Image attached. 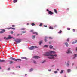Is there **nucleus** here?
Listing matches in <instances>:
<instances>
[{
  "mask_svg": "<svg viewBox=\"0 0 77 77\" xmlns=\"http://www.w3.org/2000/svg\"><path fill=\"white\" fill-rule=\"evenodd\" d=\"M45 56H48V57L49 59H55L57 57V55H50L46 54Z\"/></svg>",
  "mask_w": 77,
  "mask_h": 77,
  "instance_id": "1",
  "label": "nucleus"
},
{
  "mask_svg": "<svg viewBox=\"0 0 77 77\" xmlns=\"http://www.w3.org/2000/svg\"><path fill=\"white\" fill-rule=\"evenodd\" d=\"M10 59H11V60H14V61H21V59H15V58H14L13 57H10Z\"/></svg>",
  "mask_w": 77,
  "mask_h": 77,
  "instance_id": "2",
  "label": "nucleus"
},
{
  "mask_svg": "<svg viewBox=\"0 0 77 77\" xmlns=\"http://www.w3.org/2000/svg\"><path fill=\"white\" fill-rule=\"evenodd\" d=\"M34 48H38V47L36 46H32L30 48H29V50H33Z\"/></svg>",
  "mask_w": 77,
  "mask_h": 77,
  "instance_id": "3",
  "label": "nucleus"
},
{
  "mask_svg": "<svg viewBox=\"0 0 77 77\" xmlns=\"http://www.w3.org/2000/svg\"><path fill=\"white\" fill-rule=\"evenodd\" d=\"M14 41H15L16 42L17 44H18V43H20V42H21V40L20 39H18L15 40Z\"/></svg>",
  "mask_w": 77,
  "mask_h": 77,
  "instance_id": "4",
  "label": "nucleus"
},
{
  "mask_svg": "<svg viewBox=\"0 0 77 77\" xmlns=\"http://www.w3.org/2000/svg\"><path fill=\"white\" fill-rule=\"evenodd\" d=\"M71 48H69L67 50V51L66 52V53H67L68 54L69 53H72V52L71 51V50L70 49Z\"/></svg>",
  "mask_w": 77,
  "mask_h": 77,
  "instance_id": "5",
  "label": "nucleus"
},
{
  "mask_svg": "<svg viewBox=\"0 0 77 77\" xmlns=\"http://www.w3.org/2000/svg\"><path fill=\"white\" fill-rule=\"evenodd\" d=\"M13 38V37H11V35H9L8 38H5L6 40H8V39H11Z\"/></svg>",
  "mask_w": 77,
  "mask_h": 77,
  "instance_id": "6",
  "label": "nucleus"
},
{
  "mask_svg": "<svg viewBox=\"0 0 77 77\" xmlns=\"http://www.w3.org/2000/svg\"><path fill=\"white\" fill-rule=\"evenodd\" d=\"M1 30H2V31H0V33H3L5 32V29H1Z\"/></svg>",
  "mask_w": 77,
  "mask_h": 77,
  "instance_id": "7",
  "label": "nucleus"
},
{
  "mask_svg": "<svg viewBox=\"0 0 77 77\" xmlns=\"http://www.w3.org/2000/svg\"><path fill=\"white\" fill-rule=\"evenodd\" d=\"M33 58L34 59H39V58H40V57L38 56H35L33 57Z\"/></svg>",
  "mask_w": 77,
  "mask_h": 77,
  "instance_id": "8",
  "label": "nucleus"
},
{
  "mask_svg": "<svg viewBox=\"0 0 77 77\" xmlns=\"http://www.w3.org/2000/svg\"><path fill=\"white\" fill-rule=\"evenodd\" d=\"M48 14H49V15H53V13L51 12V11H49V12H48Z\"/></svg>",
  "mask_w": 77,
  "mask_h": 77,
  "instance_id": "9",
  "label": "nucleus"
},
{
  "mask_svg": "<svg viewBox=\"0 0 77 77\" xmlns=\"http://www.w3.org/2000/svg\"><path fill=\"white\" fill-rule=\"evenodd\" d=\"M21 59H25L26 60H27V59L26 57H21Z\"/></svg>",
  "mask_w": 77,
  "mask_h": 77,
  "instance_id": "10",
  "label": "nucleus"
},
{
  "mask_svg": "<svg viewBox=\"0 0 77 77\" xmlns=\"http://www.w3.org/2000/svg\"><path fill=\"white\" fill-rule=\"evenodd\" d=\"M0 62H5V60H0Z\"/></svg>",
  "mask_w": 77,
  "mask_h": 77,
  "instance_id": "11",
  "label": "nucleus"
},
{
  "mask_svg": "<svg viewBox=\"0 0 77 77\" xmlns=\"http://www.w3.org/2000/svg\"><path fill=\"white\" fill-rule=\"evenodd\" d=\"M54 12L56 13V14H57V10H56V9H54Z\"/></svg>",
  "mask_w": 77,
  "mask_h": 77,
  "instance_id": "12",
  "label": "nucleus"
},
{
  "mask_svg": "<svg viewBox=\"0 0 77 77\" xmlns=\"http://www.w3.org/2000/svg\"><path fill=\"white\" fill-rule=\"evenodd\" d=\"M77 43V40H75V42H72V44H75V43Z\"/></svg>",
  "mask_w": 77,
  "mask_h": 77,
  "instance_id": "13",
  "label": "nucleus"
},
{
  "mask_svg": "<svg viewBox=\"0 0 77 77\" xmlns=\"http://www.w3.org/2000/svg\"><path fill=\"white\" fill-rule=\"evenodd\" d=\"M32 33L33 34H36V35H38V33L36 32H32Z\"/></svg>",
  "mask_w": 77,
  "mask_h": 77,
  "instance_id": "14",
  "label": "nucleus"
},
{
  "mask_svg": "<svg viewBox=\"0 0 77 77\" xmlns=\"http://www.w3.org/2000/svg\"><path fill=\"white\" fill-rule=\"evenodd\" d=\"M65 44L66 47H68L69 45H68V43H67V42L65 43Z\"/></svg>",
  "mask_w": 77,
  "mask_h": 77,
  "instance_id": "15",
  "label": "nucleus"
},
{
  "mask_svg": "<svg viewBox=\"0 0 77 77\" xmlns=\"http://www.w3.org/2000/svg\"><path fill=\"white\" fill-rule=\"evenodd\" d=\"M33 39H35V35H33L32 37Z\"/></svg>",
  "mask_w": 77,
  "mask_h": 77,
  "instance_id": "16",
  "label": "nucleus"
},
{
  "mask_svg": "<svg viewBox=\"0 0 77 77\" xmlns=\"http://www.w3.org/2000/svg\"><path fill=\"white\" fill-rule=\"evenodd\" d=\"M53 46H52L51 45H50L49 46V48L50 49H52V48H53Z\"/></svg>",
  "mask_w": 77,
  "mask_h": 77,
  "instance_id": "17",
  "label": "nucleus"
},
{
  "mask_svg": "<svg viewBox=\"0 0 77 77\" xmlns=\"http://www.w3.org/2000/svg\"><path fill=\"white\" fill-rule=\"evenodd\" d=\"M17 2V0H14L13 1V3H16V2Z\"/></svg>",
  "mask_w": 77,
  "mask_h": 77,
  "instance_id": "18",
  "label": "nucleus"
},
{
  "mask_svg": "<svg viewBox=\"0 0 77 77\" xmlns=\"http://www.w3.org/2000/svg\"><path fill=\"white\" fill-rule=\"evenodd\" d=\"M67 72H68V73L70 72V71H71V69H67Z\"/></svg>",
  "mask_w": 77,
  "mask_h": 77,
  "instance_id": "19",
  "label": "nucleus"
},
{
  "mask_svg": "<svg viewBox=\"0 0 77 77\" xmlns=\"http://www.w3.org/2000/svg\"><path fill=\"white\" fill-rule=\"evenodd\" d=\"M47 37H45V42L47 41Z\"/></svg>",
  "mask_w": 77,
  "mask_h": 77,
  "instance_id": "20",
  "label": "nucleus"
},
{
  "mask_svg": "<svg viewBox=\"0 0 77 77\" xmlns=\"http://www.w3.org/2000/svg\"><path fill=\"white\" fill-rule=\"evenodd\" d=\"M66 65L67 67H69V64H68V63H67Z\"/></svg>",
  "mask_w": 77,
  "mask_h": 77,
  "instance_id": "21",
  "label": "nucleus"
},
{
  "mask_svg": "<svg viewBox=\"0 0 77 77\" xmlns=\"http://www.w3.org/2000/svg\"><path fill=\"white\" fill-rule=\"evenodd\" d=\"M63 70H61V72H60V73L62 74V73H63Z\"/></svg>",
  "mask_w": 77,
  "mask_h": 77,
  "instance_id": "22",
  "label": "nucleus"
},
{
  "mask_svg": "<svg viewBox=\"0 0 77 77\" xmlns=\"http://www.w3.org/2000/svg\"><path fill=\"white\" fill-rule=\"evenodd\" d=\"M42 43V41H40V42L39 43L40 45H41V44Z\"/></svg>",
  "mask_w": 77,
  "mask_h": 77,
  "instance_id": "23",
  "label": "nucleus"
},
{
  "mask_svg": "<svg viewBox=\"0 0 77 77\" xmlns=\"http://www.w3.org/2000/svg\"><path fill=\"white\" fill-rule=\"evenodd\" d=\"M51 53H55V52L54 51H51Z\"/></svg>",
  "mask_w": 77,
  "mask_h": 77,
  "instance_id": "24",
  "label": "nucleus"
},
{
  "mask_svg": "<svg viewBox=\"0 0 77 77\" xmlns=\"http://www.w3.org/2000/svg\"><path fill=\"white\" fill-rule=\"evenodd\" d=\"M33 69L32 68V69H31L29 70V71H30V72H31V71H33Z\"/></svg>",
  "mask_w": 77,
  "mask_h": 77,
  "instance_id": "25",
  "label": "nucleus"
},
{
  "mask_svg": "<svg viewBox=\"0 0 77 77\" xmlns=\"http://www.w3.org/2000/svg\"><path fill=\"white\" fill-rule=\"evenodd\" d=\"M45 60H44L43 62H42V63H45Z\"/></svg>",
  "mask_w": 77,
  "mask_h": 77,
  "instance_id": "26",
  "label": "nucleus"
},
{
  "mask_svg": "<svg viewBox=\"0 0 77 77\" xmlns=\"http://www.w3.org/2000/svg\"><path fill=\"white\" fill-rule=\"evenodd\" d=\"M13 63V61H10V63H9L10 64H12V63Z\"/></svg>",
  "mask_w": 77,
  "mask_h": 77,
  "instance_id": "27",
  "label": "nucleus"
},
{
  "mask_svg": "<svg viewBox=\"0 0 77 77\" xmlns=\"http://www.w3.org/2000/svg\"><path fill=\"white\" fill-rule=\"evenodd\" d=\"M54 72L55 74H57V71H55Z\"/></svg>",
  "mask_w": 77,
  "mask_h": 77,
  "instance_id": "28",
  "label": "nucleus"
},
{
  "mask_svg": "<svg viewBox=\"0 0 77 77\" xmlns=\"http://www.w3.org/2000/svg\"><path fill=\"white\" fill-rule=\"evenodd\" d=\"M49 29H53V28L51 27V26H50L49 27Z\"/></svg>",
  "mask_w": 77,
  "mask_h": 77,
  "instance_id": "29",
  "label": "nucleus"
},
{
  "mask_svg": "<svg viewBox=\"0 0 77 77\" xmlns=\"http://www.w3.org/2000/svg\"><path fill=\"white\" fill-rule=\"evenodd\" d=\"M46 54H50V52H46Z\"/></svg>",
  "mask_w": 77,
  "mask_h": 77,
  "instance_id": "30",
  "label": "nucleus"
},
{
  "mask_svg": "<svg viewBox=\"0 0 77 77\" xmlns=\"http://www.w3.org/2000/svg\"><path fill=\"white\" fill-rule=\"evenodd\" d=\"M48 45H45V47H48Z\"/></svg>",
  "mask_w": 77,
  "mask_h": 77,
  "instance_id": "31",
  "label": "nucleus"
},
{
  "mask_svg": "<svg viewBox=\"0 0 77 77\" xmlns=\"http://www.w3.org/2000/svg\"><path fill=\"white\" fill-rule=\"evenodd\" d=\"M21 30H25V28H22L21 29Z\"/></svg>",
  "mask_w": 77,
  "mask_h": 77,
  "instance_id": "32",
  "label": "nucleus"
},
{
  "mask_svg": "<svg viewBox=\"0 0 77 77\" xmlns=\"http://www.w3.org/2000/svg\"><path fill=\"white\" fill-rule=\"evenodd\" d=\"M62 33V31L60 30L59 32L58 33Z\"/></svg>",
  "mask_w": 77,
  "mask_h": 77,
  "instance_id": "33",
  "label": "nucleus"
},
{
  "mask_svg": "<svg viewBox=\"0 0 77 77\" xmlns=\"http://www.w3.org/2000/svg\"><path fill=\"white\" fill-rule=\"evenodd\" d=\"M11 27H10V28H7V29H8V30H9L10 29H11Z\"/></svg>",
  "mask_w": 77,
  "mask_h": 77,
  "instance_id": "34",
  "label": "nucleus"
},
{
  "mask_svg": "<svg viewBox=\"0 0 77 77\" xmlns=\"http://www.w3.org/2000/svg\"><path fill=\"white\" fill-rule=\"evenodd\" d=\"M70 28H67V29L68 30H70Z\"/></svg>",
  "mask_w": 77,
  "mask_h": 77,
  "instance_id": "35",
  "label": "nucleus"
},
{
  "mask_svg": "<svg viewBox=\"0 0 77 77\" xmlns=\"http://www.w3.org/2000/svg\"><path fill=\"white\" fill-rule=\"evenodd\" d=\"M31 25L32 26H35V23H33L31 24Z\"/></svg>",
  "mask_w": 77,
  "mask_h": 77,
  "instance_id": "36",
  "label": "nucleus"
},
{
  "mask_svg": "<svg viewBox=\"0 0 77 77\" xmlns=\"http://www.w3.org/2000/svg\"><path fill=\"white\" fill-rule=\"evenodd\" d=\"M49 38L52 39H53V38L52 37H49Z\"/></svg>",
  "mask_w": 77,
  "mask_h": 77,
  "instance_id": "37",
  "label": "nucleus"
},
{
  "mask_svg": "<svg viewBox=\"0 0 77 77\" xmlns=\"http://www.w3.org/2000/svg\"><path fill=\"white\" fill-rule=\"evenodd\" d=\"M11 29H12V30H15V28H11Z\"/></svg>",
  "mask_w": 77,
  "mask_h": 77,
  "instance_id": "38",
  "label": "nucleus"
},
{
  "mask_svg": "<svg viewBox=\"0 0 77 77\" xmlns=\"http://www.w3.org/2000/svg\"><path fill=\"white\" fill-rule=\"evenodd\" d=\"M33 63H36V62L35 61H34Z\"/></svg>",
  "mask_w": 77,
  "mask_h": 77,
  "instance_id": "39",
  "label": "nucleus"
},
{
  "mask_svg": "<svg viewBox=\"0 0 77 77\" xmlns=\"http://www.w3.org/2000/svg\"><path fill=\"white\" fill-rule=\"evenodd\" d=\"M11 34H13V33H14V32L13 31H11Z\"/></svg>",
  "mask_w": 77,
  "mask_h": 77,
  "instance_id": "40",
  "label": "nucleus"
},
{
  "mask_svg": "<svg viewBox=\"0 0 77 77\" xmlns=\"http://www.w3.org/2000/svg\"><path fill=\"white\" fill-rule=\"evenodd\" d=\"M39 26H40V27H41V26H42V23H40L39 25Z\"/></svg>",
  "mask_w": 77,
  "mask_h": 77,
  "instance_id": "41",
  "label": "nucleus"
},
{
  "mask_svg": "<svg viewBox=\"0 0 77 77\" xmlns=\"http://www.w3.org/2000/svg\"><path fill=\"white\" fill-rule=\"evenodd\" d=\"M22 33H26V31L22 32Z\"/></svg>",
  "mask_w": 77,
  "mask_h": 77,
  "instance_id": "42",
  "label": "nucleus"
},
{
  "mask_svg": "<svg viewBox=\"0 0 77 77\" xmlns=\"http://www.w3.org/2000/svg\"><path fill=\"white\" fill-rule=\"evenodd\" d=\"M69 41V38L67 39V41L68 42V41Z\"/></svg>",
  "mask_w": 77,
  "mask_h": 77,
  "instance_id": "43",
  "label": "nucleus"
},
{
  "mask_svg": "<svg viewBox=\"0 0 77 77\" xmlns=\"http://www.w3.org/2000/svg\"><path fill=\"white\" fill-rule=\"evenodd\" d=\"M44 27H47V26L46 25H44Z\"/></svg>",
  "mask_w": 77,
  "mask_h": 77,
  "instance_id": "44",
  "label": "nucleus"
},
{
  "mask_svg": "<svg viewBox=\"0 0 77 77\" xmlns=\"http://www.w3.org/2000/svg\"><path fill=\"white\" fill-rule=\"evenodd\" d=\"M30 32H33V30H31L30 31Z\"/></svg>",
  "mask_w": 77,
  "mask_h": 77,
  "instance_id": "45",
  "label": "nucleus"
},
{
  "mask_svg": "<svg viewBox=\"0 0 77 77\" xmlns=\"http://www.w3.org/2000/svg\"><path fill=\"white\" fill-rule=\"evenodd\" d=\"M47 12H49V11H49V10H48V9H47Z\"/></svg>",
  "mask_w": 77,
  "mask_h": 77,
  "instance_id": "46",
  "label": "nucleus"
},
{
  "mask_svg": "<svg viewBox=\"0 0 77 77\" xmlns=\"http://www.w3.org/2000/svg\"><path fill=\"white\" fill-rule=\"evenodd\" d=\"M75 57H77V54H75Z\"/></svg>",
  "mask_w": 77,
  "mask_h": 77,
  "instance_id": "47",
  "label": "nucleus"
},
{
  "mask_svg": "<svg viewBox=\"0 0 77 77\" xmlns=\"http://www.w3.org/2000/svg\"><path fill=\"white\" fill-rule=\"evenodd\" d=\"M13 38V39H14V40H15V38L14 37H13V38Z\"/></svg>",
  "mask_w": 77,
  "mask_h": 77,
  "instance_id": "48",
  "label": "nucleus"
},
{
  "mask_svg": "<svg viewBox=\"0 0 77 77\" xmlns=\"http://www.w3.org/2000/svg\"><path fill=\"white\" fill-rule=\"evenodd\" d=\"M12 27H15V25H12Z\"/></svg>",
  "mask_w": 77,
  "mask_h": 77,
  "instance_id": "49",
  "label": "nucleus"
},
{
  "mask_svg": "<svg viewBox=\"0 0 77 77\" xmlns=\"http://www.w3.org/2000/svg\"><path fill=\"white\" fill-rule=\"evenodd\" d=\"M73 31L74 32H75V29H73Z\"/></svg>",
  "mask_w": 77,
  "mask_h": 77,
  "instance_id": "50",
  "label": "nucleus"
},
{
  "mask_svg": "<svg viewBox=\"0 0 77 77\" xmlns=\"http://www.w3.org/2000/svg\"><path fill=\"white\" fill-rule=\"evenodd\" d=\"M48 71H51V69H49L48 70Z\"/></svg>",
  "mask_w": 77,
  "mask_h": 77,
  "instance_id": "51",
  "label": "nucleus"
},
{
  "mask_svg": "<svg viewBox=\"0 0 77 77\" xmlns=\"http://www.w3.org/2000/svg\"><path fill=\"white\" fill-rule=\"evenodd\" d=\"M19 35H20V34H18L17 35V36H19Z\"/></svg>",
  "mask_w": 77,
  "mask_h": 77,
  "instance_id": "52",
  "label": "nucleus"
},
{
  "mask_svg": "<svg viewBox=\"0 0 77 77\" xmlns=\"http://www.w3.org/2000/svg\"><path fill=\"white\" fill-rule=\"evenodd\" d=\"M8 70H10V68H8Z\"/></svg>",
  "mask_w": 77,
  "mask_h": 77,
  "instance_id": "53",
  "label": "nucleus"
},
{
  "mask_svg": "<svg viewBox=\"0 0 77 77\" xmlns=\"http://www.w3.org/2000/svg\"><path fill=\"white\" fill-rule=\"evenodd\" d=\"M19 68H21V67L20 66H19Z\"/></svg>",
  "mask_w": 77,
  "mask_h": 77,
  "instance_id": "54",
  "label": "nucleus"
},
{
  "mask_svg": "<svg viewBox=\"0 0 77 77\" xmlns=\"http://www.w3.org/2000/svg\"><path fill=\"white\" fill-rule=\"evenodd\" d=\"M67 63H69V61H67Z\"/></svg>",
  "mask_w": 77,
  "mask_h": 77,
  "instance_id": "55",
  "label": "nucleus"
},
{
  "mask_svg": "<svg viewBox=\"0 0 77 77\" xmlns=\"http://www.w3.org/2000/svg\"><path fill=\"white\" fill-rule=\"evenodd\" d=\"M57 71H59V69H57Z\"/></svg>",
  "mask_w": 77,
  "mask_h": 77,
  "instance_id": "56",
  "label": "nucleus"
},
{
  "mask_svg": "<svg viewBox=\"0 0 77 77\" xmlns=\"http://www.w3.org/2000/svg\"><path fill=\"white\" fill-rule=\"evenodd\" d=\"M74 63H73L72 64V65H74Z\"/></svg>",
  "mask_w": 77,
  "mask_h": 77,
  "instance_id": "57",
  "label": "nucleus"
},
{
  "mask_svg": "<svg viewBox=\"0 0 77 77\" xmlns=\"http://www.w3.org/2000/svg\"><path fill=\"white\" fill-rule=\"evenodd\" d=\"M76 50L77 51V48H76Z\"/></svg>",
  "mask_w": 77,
  "mask_h": 77,
  "instance_id": "58",
  "label": "nucleus"
},
{
  "mask_svg": "<svg viewBox=\"0 0 77 77\" xmlns=\"http://www.w3.org/2000/svg\"><path fill=\"white\" fill-rule=\"evenodd\" d=\"M25 76H26V75H27V74H25Z\"/></svg>",
  "mask_w": 77,
  "mask_h": 77,
  "instance_id": "59",
  "label": "nucleus"
},
{
  "mask_svg": "<svg viewBox=\"0 0 77 77\" xmlns=\"http://www.w3.org/2000/svg\"><path fill=\"white\" fill-rule=\"evenodd\" d=\"M6 37H4V39H6Z\"/></svg>",
  "mask_w": 77,
  "mask_h": 77,
  "instance_id": "60",
  "label": "nucleus"
},
{
  "mask_svg": "<svg viewBox=\"0 0 77 77\" xmlns=\"http://www.w3.org/2000/svg\"><path fill=\"white\" fill-rule=\"evenodd\" d=\"M27 25H29V23H27Z\"/></svg>",
  "mask_w": 77,
  "mask_h": 77,
  "instance_id": "61",
  "label": "nucleus"
},
{
  "mask_svg": "<svg viewBox=\"0 0 77 77\" xmlns=\"http://www.w3.org/2000/svg\"><path fill=\"white\" fill-rule=\"evenodd\" d=\"M67 10H69V8H67Z\"/></svg>",
  "mask_w": 77,
  "mask_h": 77,
  "instance_id": "62",
  "label": "nucleus"
},
{
  "mask_svg": "<svg viewBox=\"0 0 77 77\" xmlns=\"http://www.w3.org/2000/svg\"><path fill=\"white\" fill-rule=\"evenodd\" d=\"M0 69H1V67H0Z\"/></svg>",
  "mask_w": 77,
  "mask_h": 77,
  "instance_id": "63",
  "label": "nucleus"
},
{
  "mask_svg": "<svg viewBox=\"0 0 77 77\" xmlns=\"http://www.w3.org/2000/svg\"><path fill=\"white\" fill-rule=\"evenodd\" d=\"M65 77H67L66 76V75L65 76Z\"/></svg>",
  "mask_w": 77,
  "mask_h": 77,
  "instance_id": "64",
  "label": "nucleus"
}]
</instances>
